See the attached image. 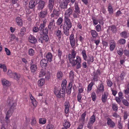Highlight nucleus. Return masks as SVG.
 I'll use <instances>...</instances> for the list:
<instances>
[{"mask_svg":"<svg viewBox=\"0 0 129 129\" xmlns=\"http://www.w3.org/2000/svg\"><path fill=\"white\" fill-rule=\"evenodd\" d=\"M7 102L9 105L11 106V107L10 110L8 111L6 114L5 118L7 120H8L12 115L11 110H13L16 105V103L13 102L12 99H8L7 100Z\"/></svg>","mask_w":129,"mask_h":129,"instance_id":"1","label":"nucleus"},{"mask_svg":"<svg viewBox=\"0 0 129 129\" xmlns=\"http://www.w3.org/2000/svg\"><path fill=\"white\" fill-rule=\"evenodd\" d=\"M72 27V23L70 19L69 18H64L63 27L71 28Z\"/></svg>","mask_w":129,"mask_h":129,"instance_id":"2","label":"nucleus"},{"mask_svg":"<svg viewBox=\"0 0 129 129\" xmlns=\"http://www.w3.org/2000/svg\"><path fill=\"white\" fill-rule=\"evenodd\" d=\"M54 91L55 95L57 98H63L65 96L64 91H62V93H59V90H58L56 87L54 88Z\"/></svg>","mask_w":129,"mask_h":129,"instance_id":"3","label":"nucleus"},{"mask_svg":"<svg viewBox=\"0 0 129 129\" xmlns=\"http://www.w3.org/2000/svg\"><path fill=\"white\" fill-rule=\"evenodd\" d=\"M96 119L95 116L93 115L90 118L87 125V127L90 129L92 128L93 124L95 121Z\"/></svg>","mask_w":129,"mask_h":129,"instance_id":"4","label":"nucleus"},{"mask_svg":"<svg viewBox=\"0 0 129 129\" xmlns=\"http://www.w3.org/2000/svg\"><path fill=\"white\" fill-rule=\"evenodd\" d=\"M41 10L39 14V16L41 18H44L47 16L48 14V8H46L44 10Z\"/></svg>","mask_w":129,"mask_h":129,"instance_id":"5","label":"nucleus"},{"mask_svg":"<svg viewBox=\"0 0 129 129\" xmlns=\"http://www.w3.org/2000/svg\"><path fill=\"white\" fill-rule=\"evenodd\" d=\"M73 10L71 8H69L65 11L64 14V18H69L71 15L72 14Z\"/></svg>","mask_w":129,"mask_h":129,"instance_id":"6","label":"nucleus"},{"mask_svg":"<svg viewBox=\"0 0 129 129\" xmlns=\"http://www.w3.org/2000/svg\"><path fill=\"white\" fill-rule=\"evenodd\" d=\"M37 7V10L39 11L43 10L45 5V3L43 1L40 0L39 1Z\"/></svg>","mask_w":129,"mask_h":129,"instance_id":"7","label":"nucleus"},{"mask_svg":"<svg viewBox=\"0 0 129 129\" xmlns=\"http://www.w3.org/2000/svg\"><path fill=\"white\" fill-rule=\"evenodd\" d=\"M69 40L70 45L73 48L75 45V39L74 35L72 34L69 37Z\"/></svg>","mask_w":129,"mask_h":129,"instance_id":"8","label":"nucleus"},{"mask_svg":"<svg viewBox=\"0 0 129 129\" xmlns=\"http://www.w3.org/2000/svg\"><path fill=\"white\" fill-rule=\"evenodd\" d=\"M110 47L109 49L110 51H112L115 49L116 43L115 41L114 40H110L109 42Z\"/></svg>","mask_w":129,"mask_h":129,"instance_id":"9","label":"nucleus"},{"mask_svg":"<svg viewBox=\"0 0 129 129\" xmlns=\"http://www.w3.org/2000/svg\"><path fill=\"white\" fill-rule=\"evenodd\" d=\"M76 53V52L74 49H73L72 50L71 53L69 54L68 55V58L69 61L72 60L75 58Z\"/></svg>","mask_w":129,"mask_h":129,"instance_id":"10","label":"nucleus"},{"mask_svg":"<svg viewBox=\"0 0 129 129\" xmlns=\"http://www.w3.org/2000/svg\"><path fill=\"white\" fill-rule=\"evenodd\" d=\"M28 41L30 43L33 44H35L37 42V39L34 36L31 35L28 37Z\"/></svg>","mask_w":129,"mask_h":129,"instance_id":"11","label":"nucleus"},{"mask_svg":"<svg viewBox=\"0 0 129 129\" xmlns=\"http://www.w3.org/2000/svg\"><path fill=\"white\" fill-rule=\"evenodd\" d=\"M38 0H30L29 4V8L32 9L35 7L38 4Z\"/></svg>","mask_w":129,"mask_h":129,"instance_id":"12","label":"nucleus"},{"mask_svg":"<svg viewBox=\"0 0 129 129\" xmlns=\"http://www.w3.org/2000/svg\"><path fill=\"white\" fill-rule=\"evenodd\" d=\"M33 61L31 60L30 63V69L31 72L32 73H34L37 71V65L33 63Z\"/></svg>","mask_w":129,"mask_h":129,"instance_id":"13","label":"nucleus"},{"mask_svg":"<svg viewBox=\"0 0 129 129\" xmlns=\"http://www.w3.org/2000/svg\"><path fill=\"white\" fill-rule=\"evenodd\" d=\"M100 71L99 69L97 70L95 72H94L93 73V78L94 81H97L98 80V76L100 75Z\"/></svg>","mask_w":129,"mask_h":129,"instance_id":"14","label":"nucleus"},{"mask_svg":"<svg viewBox=\"0 0 129 129\" xmlns=\"http://www.w3.org/2000/svg\"><path fill=\"white\" fill-rule=\"evenodd\" d=\"M107 119V123L108 125L111 128H114L115 125V123L109 118H108Z\"/></svg>","mask_w":129,"mask_h":129,"instance_id":"15","label":"nucleus"},{"mask_svg":"<svg viewBox=\"0 0 129 129\" xmlns=\"http://www.w3.org/2000/svg\"><path fill=\"white\" fill-rule=\"evenodd\" d=\"M54 0H49V3L48 6V9L50 12H51L53 9L54 6Z\"/></svg>","mask_w":129,"mask_h":129,"instance_id":"16","label":"nucleus"},{"mask_svg":"<svg viewBox=\"0 0 129 129\" xmlns=\"http://www.w3.org/2000/svg\"><path fill=\"white\" fill-rule=\"evenodd\" d=\"M68 4L67 0H62L60 3V7L62 9L66 8Z\"/></svg>","mask_w":129,"mask_h":129,"instance_id":"17","label":"nucleus"},{"mask_svg":"<svg viewBox=\"0 0 129 129\" xmlns=\"http://www.w3.org/2000/svg\"><path fill=\"white\" fill-rule=\"evenodd\" d=\"M48 61L46 59H42L40 61L41 66L42 67H47L48 63Z\"/></svg>","mask_w":129,"mask_h":129,"instance_id":"18","label":"nucleus"},{"mask_svg":"<svg viewBox=\"0 0 129 129\" xmlns=\"http://www.w3.org/2000/svg\"><path fill=\"white\" fill-rule=\"evenodd\" d=\"M108 93L107 92H105L103 94L102 97V100L103 103H105L107 101Z\"/></svg>","mask_w":129,"mask_h":129,"instance_id":"19","label":"nucleus"},{"mask_svg":"<svg viewBox=\"0 0 129 129\" xmlns=\"http://www.w3.org/2000/svg\"><path fill=\"white\" fill-rule=\"evenodd\" d=\"M21 77V75L20 74H17L16 73L13 72V75L11 76V78L16 80L17 81L19 80Z\"/></svg>","mask_w":129,"mask_h":129,"instance_id":"20","label":"nucleus"},{"mask_svg":"<svg viewBox=\"0 0 129 129\" xmlns=\"http://www.w3.org/2000/svg\"><path fill=\"white\" fill-rule=\"evenodd\" d=\"M46 57L47 59V60L49 62H51L52 59V53L49 52L46 55Z\"/></svg>","mask_w":129,"mask_h":129,"instance_id":"21","label":"nucleus"},{"mask_svg":"<svg viewBox=\"0 0 129 129\" xmlns=\"http://www.w3.org/2000/svg\"><path fill=\"white\" fill-rule=\"evenodd\" d=\"M1 81L3 86H9L10 85L9 82L5 79H2Z\"/></svg>","mask_w":129,"mask_h":129,"instance_id":"22","label":"nucleus"},{"mask_svg":"<svg viewBox=\"0 0 129 129\" xmlns=\"http://www.w3.org/2000/svg\"><path fill=\"white\" fill-rule=\"evenodd\" d=\"M16 22L17 25L19 26H22L23 25L22 21L20 17H18L16 19Z\"/></svg>","mask_w":129,"mask_h":129,"instance_id":"23","label":"nucleus"},{"mask_svg":"<svg viewBox=\"0 0 129 129\" xmlns=\"http://www.w3.org/2000/svg\"><path fill=\"white\" fill-rule=\"evenodd\" d=\"M91 35L94 39L96 38L98 36V33L94 30H92L90 31Z\"/></svg>","mask_w":129,"mask_h":129,"instance_id":"24","label":"nucleus"},{"mask_svg":"<svg viewBox=\"0 0 129 129\" xmlns=\"http://www.w3.org/2000/svg\"><path fill=\"white\" fill-rule=\"evenodd\" d=\"M72 83H69L67 89V93L68 94H70L72 88Z\"/></svg>","mask_w":129,"mask_h":129,"instance_id":"25","label":"nucleus"},{"mask_svg":"<svg viewBox=\"0 0 129 129\" xmlns=\"http://www.w3.org/2000/svg\"><path fill=\"white\" fill-rule=\"evenodd\" d=\"M63 75V74L61 71H58L57 73L56 77L59 80H61L62 79Z\"/></svg>","mask_w":129,"mask_h":129,"instance_id":"26","label":"nucleus"},{"mask_svg":"<svg viewBox=\"0 0 129 129\" xmlns=\"http://www.w3.org/2000/svg\"><path fill=\"white\" fill-rule=\"evenodd\" d=\"M54 22V19H52L51 20L48 26L49 29H51L53 27L55 26V23Z\"/></svg>","mask_w":129,"mask_h":129,"instance_id":"27","label":"nucleus"},{"mask_svg":"<svg viewBox=\"0 0 129 129\" xmlns=\"http://www.w3.org/2000/svg\"><path fill=\"white\" fill-rule=\"evenodd\" d=\"M97 89L100 91L103 92L104 91V87L102 82H101L100 84L98 85Z\"/></svg>","mask_w":129,"mask_h":129,"instance_id":"28","label":"nucleus"},{"mask_svg":"<svg viewBox=\"0 0 129 129\" xmlns=\"http://www.w3.org/2000/svg\"><path fill=\"white\" fill-rule=\"evenodd\" d=\"M75 11L74 12L80 13V11L77 3H75Z\"/></svg>","mask_w":129,"mask_h":129,"instance_id":"29","label":"nucleus"},{"mask_svg":"<svg viewBox=\"0 0 129 129\" xmlns=\"http://www.w3.org/2000/svg\"><path fill=\"white\" fill-rule=\"evenodd\" d=\"M55 34L58 38L60 39L61 38V32L59 30H56L55 32Z\"/></svg>","mask_w":129,"mask_h":129,"instance_id":"30","label":"nucleus"},{"mask_svg":"<svg viewBox=\"0 0 129 129\" xmlns=\"http://www.w3.org/2000/svg\"><path fill=\"white\" fill-rule=\"evenodd\" d=\"M81 54L83 59L85 60L86 61L87 56L86 54V50H83L82 51Z\"/></svg>","mask_w":129,"mask_h":129,"instance_id":"31","label":"nucleus"},{"mask_svg":"<svg viewBox=\"0 0 129 129\" xmlns=\"http://www.w3.org/2000/svg\"><path fill=\"white\" fill-rule=\"evenodd\" d=\"M67 82L66 80H63L62 81L61 84V89H63V90H65L66 88Z\"/></svg>","mask_w":129,"mask_h":129,"instance_id":"32","label":"nucleus"},{"mask_svg":"<svg viewBox=\"0 0 129 129\" xmlns=\"http://www.w3.org/2000/svg\"><path fill=\"white\" fill-rule=\"evenodd\" d=\"M70 28H68L64 27H63V32L64 34L67 36H68L69 35V29Z\"/></svg>","mask_w":129,"mask_h":129,"instance_id":"33","label":"nucleus"},{"mask_svg":"<svg viewBox=\"0 0 129 129\" xmlns=\"http://www.w3.org/2000/svg\"><path fill=\"white\" fill-rule=\"evenodd\" d=\"M45 80L44 79H41L38 81V84L39 86H42L45 83Z\"/></svg>","mask_w":129,"mask_h":129,"instance_id":"34","label":"nucleus"},{"mask_svg":"<svg viewBox=\"0 0 129 129\" xmlns=\"http://www.w3.org/2000/svg\"><path fill=\"white\" fill-rule=\"evenodd\" d=\"M64 122L63 123V126L64 127H66L67 128L69 127L70 126V122L67 120H64Z\"/></svg>","mask_w":129,"mask_h":129,"instance_id":"35","label":"nucleus"},{"mask_svg":"<svg viewBox=\"0 0 129 129\" xmlns=\"http://www.w3.org/2000/svg\"><path fill=\"white\" fill-rule=\"evenodd\" d=\"M26 31V28L25 27H23L21 29L19 33V35H20L21 36H23L24 34V33Z\"/></svg>","mask_w":129,"mask_h":129,"instance_id":"36","label":"nucleus"},{"mask_svg":"<svg viewBox=\"0 0 129 129\" xmlns=\"http://www.w3.org/2000/svg\"><path fill=\"white\" fill-rule=\"evenodd\" d=\"M108 10L110 14H112L113 13V8L111 5H109L108 7Z\"/></svg>","mask_w":129,"mask_h":129,"instance_id":"37","label":"nucleus"},{"mask_svg":"<svg viewBox=\"0 0 129 129\" xmlns=\"http://www.w3.org/2000/svg\"><path fill=\"white\" fill-rule=\"evenodd\" d=\"M110 28H111V30L113 33H115L117 31V28L115 25H112L110 26Z\"/></svg>","mask_w":129,"mask_h":129,"instance_id":"38","label":"nucleus"},{"mask_svg":"<svg viewBox=\"0 0 129 129\" xmlns=\"http://www.w3.org/2000/svg\"><path fill=\"white\" fill-rule=\"evenodd\" d=\"M70 63H71L73 66H74L76 65L77 63H78L77 62V60L76 58V60L73 59L72 60H71L70 61Z\"/></svg>","mask_w":129,"mask_h":129,"instance_id":"39","label":"nucleus"},{"mask_svg":"<svg viewBox=\"0 0 129 129\" xmlns=\"http://www.w3.org/2000/svg\"><path fill=\"white\" fill-rule=\"evenodd\" d=\"M91 96L92 98V100L93 101H95L96 98V94L95 92H92L91 94Z\"/></svg>","mask_w":129,"mask_h":129,"instance_id":"40","label":"nucleus"},{"mask_svg":"<svg viewBox=\"0 0 129 129\" xmlns=\"http://www.w3.org/2000/svg\"><path fill=\"white\" fill-rule=\"evenodd\" d=\"M45 26L44 25V24H41L39 28L40 30L39 33L40 35H42V30L45 27Z\"/></svg>","mask_w":129,"mask_h":129,"instance_id":"41","label":"nucleus"},{"mask_svg":"<svg viewBox=\"0 0 129 129\" xmlns=\"http://www.w3.org/2000/svg\"><path fill=\"white\" fill-rule=\"evenodd\" d=\"M63 19L62 18L60 17L57 20L56 23L58 25H60L62 22Z\"/></svg>","mask_w":129,"mask_h":129,"instance_id":"42","label":"nucleus"},{"mask_svg":"<svg viewBox=\"0 0 129 129\" xmlns=\"http://www.w3.org/2000/svg\"><path fill=\"white\" fill-rule=\"evenodd\" d=\"M48 32V30L47 28H46L42 30V35H47Z\"/></svg>","mask_w":129,"mask_h":129,"instance_id":"43","label":"nucleus"},{"mask_svg":"<svg viewBox=\"0 0 129 129\" xmlns=\"http://www.w3.org/2000/svg\"><path fill=\"white\" fill-rule=\"evenodd\" d=\"M89 59H88L86 60L88 63H89L90 62H92L94 60V57L92 56H89Z\"/></svg>","mask_w":129,"mask_h":129,"instance_id":"44","label":"nucleus"},{"mask_svg":"<svg viewBox=\"0 0 129 129\" xmlns=\"http://www.w3.org/2000/svg\"><path fill=\"white\" fill-rule=\"evenodd\" d=\"M46 120L45 118H40L39 120V123L40 124H44L46 122Z\"/></svg>","mask_w":129,"mask_h":129,"instance_id":"45","label":"nucleus"},{"mask_svg":"<svg viewBox=\"0 0 129 129\" xmlns=\"http://www.w3.org/2000/svg\"><path fill=\"white\" fill-rule=\"evenodd\" d=\"M46 74L45 71L43 70H41L40 72L39 77H41L45 75Z\"/></svg>","mask_w":129,"mask_h":129,"instance_id":"46","label":"nucleus"},{"mask_svg":"<svg viewBox=\"0 0 129 129\" xmlns=\"http://www.w3.org/2000/svg\"><path fill=\"white\" fill-rule=\"evenodd\" d=\"M120 35L123 38H126L127 37V33L125 31L122 32L120 33Z\"/></svg>","mask_w":129,"mask_h":129,"instance_id":"47","label":"nucleus"},{"mask_svg":"<svg viewBox=\"0 0 129 129\" xmlns=\"http://www.w3.org/2000/svg\"><path fill=\"white\" fill-rule=\"evenodd\" d=\"M119 43L121 45H124L126 42L125 40L124 39H121L118 41Z\"/></svg>","mask_w":129,"mask_h":129,"instance_id":"48","label":"nucleus"},{"mask_svg":"<svg viewBox=\"0 0 129 129\" xmlns=\"http://www.w3.org/2000/svg\"><path fill=\"white\" fill-rule=\"evenodd\" d=\"M28 52L29 54L31 56L33 55L34 54V50L33 49L31 48L29 49Z\"/></svg>","mask_w":129,"mask_h":129,"instance_id":"49","label":"nucleus"},{"mask_svg":"<svg viewBox=\"0 0 129 129\" xmlns=\"http://www.w3.org/2000/svg\"><path fill=\"white\" fill-rule=\"evenodd\" d=\"M93 84V83L92 82H91L89 84L87 88V90L88 91H90L91 90L92 88Z\"/></svg>","mask_w":129,"mask_h":129,"instance_id":"50","label":"nucleus"},{"mask_svg":"<svg viewBox=\"0 0 129 129\" xmlns=\"http://www.w3.org/2000/svg\"><path fill=\"white\" fill-rule=\"evenodd\" d=\"M0 68L3 69V71L4 72H6L7 71V69L5 65L0 64Z\"/></svg>","mask_w":129,"mask_h":129,"instance_id":"51","label":"nucleus"},{"mask_svg":"<svg viewBox=\"0 0 129 129\" xmlns=\"http://www.w3.org/2000/svg\"><path fill=\"white\" fill-rule=\"evenodd\" d=\"M47 129H54V127L53 125L52 124H48L46 126Z\"/></svg>","mask_w":129,"mask_h":129,"instance_id":"52","label":"nucleus"},{"mask_svg":"<svg viewBox=\"0 0 129 129\" xmlns=\"http://www.w3.org/2000/svg\"><path fill=\"white\" fill-rule=\"evenodd\" d=\"M74 75V73L73 71H71L69 73V77L71 79H73Z\"/></svg>","mask_w":129,"mask_h":129,"instance_id":"53","label":"nucleus"},{"mask_svg":"<svg viewBox=\"0 0 129 129\" xmlns=\"http://www.w3.org/2000/svg\"><path fill=\"white\" fill-rule=\"evenodd\" d=\"M80 14V13L74 12V13L73 14V18H76L79 17V14Z\"/></svg>","mask_w":129,"mask_h":129,"instance_id":"54","label":"nucleus"},{"mask_svg":"<svg viewBox=\"0 0 129 129\" xmlns=\"http://www.w3.org/2000/svg\"><path fill=\"white\" fill-rule=\"evenodd\" d=\"M58 56L59 58L60 59L62 54V52L61 50L59 49L58 50Z\"/></svg>","mask_w":129,"mask_h":129,"instance_id":"55","label":"nucleus"},{"mask_svg":"<svg viewBox=\"0 0 129 129\" xmlns=\"http://www.w3.org/2000/svg\"><path fill=\"white\" fill-rule=\"evenodd\" d=\"M125 75V74L124 72H122L121 73L120 75V76L121 80H123Z\"/></svg>","mask_w":129,"mask_h":129,"instance_id":"56","label":"nucleus"},{"mask_svg":"<svg viewBox=\"0 0 129 129\" xmlns=\"http://www.w3.org/2000/svg\"><path fill=\"white\" fill-rule=\"evenodd\" d=\"M118 127L119 129H122V124L121 123L120 120L118 121Z\"/></svg>","mask_w":129,"mask_h":129,"instance_id":"57","label":"nucleus"},{"mask_svg":"<svg viewBox=\"0 0 129 129\" xmlns=\"http://www.w3.org/2000/svg\"><path fill=\"white\" fill-rule=\"evenodd\" d=\"M112 109L113 111H117L118 109V107L117 106V105L115 104H113Z\"/></svg>","mask_w":129,"mask_h":129,"instance_id":"58","label":"nucleus"},{"mask_svg":"<svg viewBox=\"0 0 129 129\" xmlns=\"http://www.w3.org/2000/svg\"><path fill=\"white\" fill-rule=\"evenodd\" d=\"M43 38L46 42H47L48 40L49 37L47 35H44Z\"/></svg>","mask_w":129,"mask_h":129,"instance_id":"59","label":"nucleus"},{"mask_svg":"<svg viewBox=\"0 0 129 129\" xmlns=\"http://www.w3.org/2000/svg\"><path fill=\"white\" fill-rule=\"evenodd\" d=\"M96 30L98 32H100L101 31V28L100 25L98 24L96 27Z\"/></svg>","mask_w":129,"mask_h":129,"instance_id":"60","label":"nucleus"},{"mask_svg":"<svg viewBox=\"0 0 129 129\" xmlns=\"http://www.w3.org/2000/svg\"><path fill=\"white\" fill-rule=\"evenodd\" d=\"M81 98L82 96L81 94L80 93H78L77 95L78 100L80 102H81Z\"/></svg>","mask_w":129,"mask_h":129,"instance_id":"61","label":"nucleus"},{"mask_svg":"<svg viewBox=\"0 0 129 129\" xmlns=\"http://www.w3.org/2000/svg\"><path fill=\"white\" fill-rule=\"evenodd\" d=\"M86 112H84L81 115V120L82 122H83L84 121L85 117L86 115Z\"/></svg>","mask_w":129,"mask_h":129,"instance_id":"62","label":"nucleus"},{"mask_svg":"<svg viewBox=\"0 0 129 129\" xmlns=\"http://www.w3.org/2000/svg\"><path fill=\"white\" fill-rule=\"evenodd\" d=\"M107 82L108 86L111 87L112 86L113 84L112 83L110 80H107Z\"/></svg>","mask_w":129,"mask_h":129,"instance_id":"63","label":"nucleus"},{"mask_svg":"<svg viewBox=\"0 0 129 129\" xmlns=\"http://www.w3.org/2000/svg\"><path fill=\"white\" fill-rule=\"evenodd\" d=\"M117 53L120 56H122L123 54V50L122 49H120L117 51Z\"/></svg>","mask_w":129,"mask_h":129,"instance_id":"64","label":"nucleus"}]
</instances>
